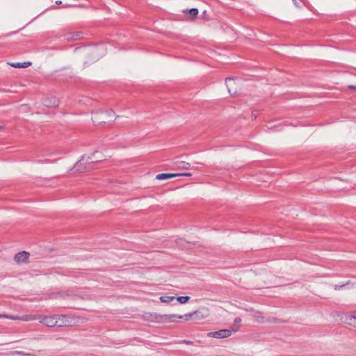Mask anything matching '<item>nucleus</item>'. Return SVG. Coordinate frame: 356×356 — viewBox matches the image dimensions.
<instances>
[{
    "instance_id": "21",
    "label": "nucleus",
    "mask_w": 356,
    "mask_h": 356,
    "mask_svg": "<svg viewBox=\"0 0 356 356\" xmlns=\"http://www.w3.org/2000/svg\"><path fill=\"white\" fill-rule=\"evenodd\" d=\"M241 322V318H236L234 319V325H239L238 324Z\"/></svg>"
},
{
    "instance_id": "19",
    "label": "nucleus",
    "mask_w": 356,
    "mask_h": 356,
    "mask_svg": "<svg viewBox=\"0 0 356 356\" xmlns=\"http://www.w3.org/2000/svg\"><path fill=\"white\" fill-rule=\"evenodd\" d=\"M234 83V79H232V78H227L226 79V84H227V88H228V91L229 93H231V86H232V83Z\"/></svg>"
},
{
    "instance_id": "26",
    "label": "nucleus",
    "mask_w": 356,
    "mask_h": 356,
    "mask_svg": "<svg viewBox=\"0 0 356 356\" xmlns=\"http://www.w3.org/2000/svg\"><path fill=\"white\" fill-rule=\"evenodd\" d=\"M184 343H187V344H190V343H191V341H184Z\"/></svg>"
},
{
    "instance_id": "3",
    "label": "nucleus",
    "mask_w": 356,
    "mask_h": 356,
    "mask_svg": "<svg viewBox=\"0 0 356 356\" xmlns=\"http://www.w3.org/2000/svg\"><path fill=\"white\" fill-rule=\"evenodd\" d=\"M79 318L67 315H56V326L65 327L73 326L78 323Z\"/></svg>"
},
{
    "instance_id": "17",
    "label": "nucleus",
    "mask_w": 356,
    "mask_h": 356,
    "mask_svg": "<svg viewBox=\"0 0 356 356\" xmlns=\"http://www.w3.org/2000/svg\"><path fill=\"white\" fill-rule=\"evenodd\" d=\"M157 180H163L169 179L168 173H161L156 176Z\"/></svg>"
},
{
    "instance_id": "11",
    "label": "nucleus",
    "mask_w": 356,
    "mask_h": 356,
    "mask_svg": "<svg viewBox=\"0 0 356 356\" xmlns=\"http://www.w3.org/2000/svg\"><path fill=\"white\" fill-rule=\"evenodd\" d=\"M66 40H76L83 37L81 32H69L65 35Z\"/></svg>"
},
{
    "instance_id": "20",
    "label": "nucleus",
    "mask_w": 356,
    "mask_h": 356,
    "mask_svg": "<svg viewBox=\"0 0 356 356\" xmlns=\"http://www.w3.org/2000/svg\"><path fill=\"white\" fill-rule=\"evenodd\" d=\"M169 179L180 176V173H168Z\"/></svg>"
},
{
    "instance_id": "18",
    "label": "nucleus",
    "mask_w": 356,
    "mask_h": 356,
    "mask_svg": "<svg viewBox=\"0 0 356 356\" xmlns=\"http://www.w3.org/2000/svg\"><path fill=\"white\" fill-rule=\"evenodd\" d=\"M188 13L191 15L192 18L194 19L198 14V10L197 8H191L188 10Z\"/></svg>"
},
{
    "instance_id": "7",
    "label": "nucleus",
    "mask_w": 356,
    "mask_h": 356,
    "mask_svg": "<svg viewBox=\"0 0 356 356\" xmlns=\"http://www.w3.org/2000/svg\"><path fill=\"white\" fill-rule=\"evenodd\" d=\"M29 257V253L26 251L20 252L15 254V261L17 264H23L28 261Z\"/></svg>"
},
{
    "instance_id": "16",
    "label": "nucleus",
    "mask_w": 356,
    "mask_h": 356,
    "mask_svg": "<svg viewBox=\"0 0 356 356\" xmlns=\"http://www.w3.org/2000/svg\"><path fill=\"white\" fill-rule=\"evenodd\" d=\"M190 299L189 296H179L177 298V300L181 304L187 302Z\"/></svg>"
},
{
    "instance_id": "1",
    "label": "nucleus",
    "mask_w": 356,
    "mask_h": 356,
    "mask_svg": "<svg viewBox=\"0 0 356 356\" xmlns=\"http://www.w3.org/2000/svg\"><path fill=\"white\" fill-rule=\"evenodd\" d=\"M210 315V311L207 307H202L200 308L193 312H191L188 314H186L184 316L182 315H176V314H164L161 315L156 313H146L144 316L146 320H149L150 318H152V321H157L159 318H185V321H188L190 318H193L196 321H202L204 319H206L208 318Z\"/></svg>"
},
{
    "instance_id": "2",
    "label": "nucleus",
    "mask_w": 356,
    "mask_h": 356,
    "mask_svg": "<svg viewBox=\"0 0 356 356\" xmlns=\"http://www.w3.org/2000/svg\"><path fill=\"white\" fill-rule=\"evenodd\" d=\"M240 330V325H233L230 329H223L215 332H210L207 333L208 337L216 339H225L232 335V333H236Z\"/></svg>"
},
{
    "instance_id": "12",
    "label": "nucleus",
    "mask_w": 356,
    "mask_h": 356,
    "mask_svg": "<svg viewBox=\"0 0 356 356\" xmlns=\"http://www.w3.org/2000/svg\"><path fill=\"white\" fill-rule=\"evenodd\" d=\"M11 67L15 68H26L31 65V62H24V63H8Z\"/></svg>"
},
{
    "instance_id": "22",
    "label": "nucleus",
    "mask_w": 356,
    "mask_h": 356,
    "mask_svg": "<svg viewBox=\"0 0 356 356\" xmlns=\"http://www.w3.org/2000/svg\"><path fill=\"white\" fill-rule=\"evenodd\" d=\"M191 173L187 172V173H180V176H186V177H190L191 176Z\"/></svg>"
},
{
    "instance_id": "29",
    "label": "nucleus",
    "mask_w": 356,
    "mask_h": 356,
    "mask_svg": "<svg viewBox=\"0 0 356 356\" xmlns=\"http://www.w3.org/2000/svg\"><path fill=\"white\" fill-rule=\"evenodd\" d=\"M3 127L2 126H0V130L3 129Z\"/></svg>"
},
{
    "instance_id": "15",
    "label": "nucleus",
    "mask_w": 356,
    "mask_h": 356,
    "mask_svg": "<svg viewBox=\"0 0 356 356\" xmlns=\"http://www.w3.org/2000/svg\"><path fill=\"white\" fill-rule=\"evenodd\" d=\"M84 160V156H82L81 159L80 161H79L76 164H75V166L74 168H76V170L78 171H83L85 170H86V168H81V162Z\"/></svg>"
},
{
    "instance_id": "10",
    "label": "nucleus",
    "mask_w": 356,
    "mask_h": 356,
    "mask_svg": "<svg viewBox=\"0 0 356 356\" xmlns=\"http://www.w3.org/2000/svg\"><path fill=\"white\" fill-rule=\"evenodd\" d=\"M43 104L47 107H56L58 105V99L55 97H47L43 100Z\"/></svg>"
},
{
    "instance_id": "4",
    "label": "nucleus",
    "mask_w": 356,
    "mask_h": 356,
    "mask_svg": "<svg viewBox=\"0 0 356 356\" xmlns=\"http://www.w3.org/2000/svg\"><path fill=\"white\" fill-rule=\"evenodd\" d=\"M39 322L47 327L56 326V315L38 316Z\"/></svg>"
},
{
    "instance_id": "27",
    "label": "nucleus",
    "mask_w": 356,
    "mask_h": 356,
    "mask_svg": "<svg viewBox=\"0 0 356 356\" xmlns=\"http://www.w3.org/2000/svg\"><path fill=\"white\" fill-rule=\"evenodd\" d=\"M56 4H61V1H57L56 2Z\"/></svg>"
},
{
    "instance_id": "13",
    "label": "nucleus",
    "mask_w": 356,
    "mask_h": 356,
    "mask_svg": "<svg viewBox=\"0 0 356 356\" xmlns=\"http://www.w3.org/2000/svg\"><path fill=\"white\" fill-rule=\"evenodd\" d=\"M10 356H15L16 355H20V356H37L36 355L33 353H24L22 351H13L9 353Z\"/></svg>"
},
{
    "instance_id": "24",
    "label": "nucleus",
    "mask_w": 356,
    "mask_h": 356,
    "mask_svg": "<svg viewBox=\"0 0 356 356\" xmlns=\"http://www.w3.org/2000/svg\"><path fill=\"white\" fill-rule=\"evenodd\" d=\"M348 88L351 90H356V86L349 85Z\"/></svg>"
},
{
    "instance_id": "8",
    "label": "nucleus",
    "mask_w": 356,
    "mask_h": 356,
    "mask_svg": "<svg viewBox=\"0 0 356 356\" xmlns=\"http://www.w3.org/2000/svg\"><path fill=\"white\" fill-rule=\"evenodd\" d=\"M112 112L108 113L106 111H102L100 113H96L92 117V120L95 123H102L104 122L103 120L105 119L104 115H108L110 116Z\"/></svg>"
},
{
    "instance_id": "6",
    "label": "nucleus",
    "mask_w": 356,
    "mask_h": 356,
    "mask_svg": "<svg viewBox=\"0 0 356 356\" xmlns=\"http://www.w3.org/2000/svg\"><path fill=\"white\" fill-rule=\"evenodd\" d=\"M344 323L356 328V312L346 313L344 316Z\"/></svg>"
},
{
    "instance_id": "25",
    "label": "nucleus",
    "mask_w": 356,
    "mask_h": 356,
    "mask_svg": "<svg viewBox=\"0 0 356 356\" xmlns=\"http://www.w3.org/2000/svg\"><path fill=\"white\" fill-rule=\"evenodd\" d=\"M341 287H343V285H335L334 286V289L335 290H338V289H340Z\"/></svg>"
},
{
    "instance_id": "5",
    "label": "nucleus",
    "mask_w": 356,
    "mask_h": 356,
    "mask_svg": "<svg viewBox=\"0 0 356 356\" xmlns=\"http://www.w3.org/2000/svg\"><path fill=\"white\" fill-rule=\"evenodd\" d=\"M0 318H9L12 320H21L24 321H33L35 319H38V317L35 315H25L23 316H11V315H6V314H0Z\"/></svg>"
},
{
    "instance_id": "9",
    "label": "nucleus",
    "mask_w": 356,
    "mask_h": 356,
    "mask_svg": "<svg viewBox=\"0 0 356 356\" xmlns=\"http://www.w3.org/2000/svg\"><path fill=\"white\" fill-rule=\"evenodd\" d=\"M174 169L175 170H188L191 167L190 163L177 160L174 162Z\"/></svg>"
},
{
    "instance_id": "23",
    "label": "nucleus",
    "mask_w": 356,
    "mask_h": 356,
    "mask_svg": "<svg viewBox=\"0 0 356 356\" xmlns=\"http://www.w3.org/2000/svg\"><path fill=\"white\" fill-rule=\"evenodd\" d=\"M293 3L295 4V6H296V7H298V8H300V5H299V3H298V0H293Z\"/></svg>"
},
{
    "instance_id": "14",
    "label": "nucleus",
    "mask_w": 356,
    "mask_h": 356,
    "mask_svg": "<svg viewBox=\"0 0 356 356\" xmlns=\"http://www.w3.org/2000/svg\"><path fill=\"white\" fill-rule=\"evenodd\" d=\"M175 299V296H161L159 298L160 301L163 303H168V302L174 300Z\"/></svg>"
},
{
    "instance_id": "28",
    "label": "nucleus",
    "mask_w": 356,
    "mask_h": 356,
    "mask_svg": "<svg viewBox=\"0 0 356 356\" xmlns=\"http://www.w3.org/2000/svg\"><path fill=\"white\" fill-rule=\"evenodd\" d=\"M182 239H179V241L178 243H182Z\"/></svg>"
}]
</instances>
